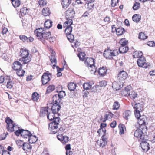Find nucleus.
I'll return each instance as SVG.
<instances>
[{"mask_svg":"<svg viewBox=\"0 0 155 155\" xmlns=\"http://www.w3.org/2000/svg\"><path fill=\"white\" fill-rule=\"evenodd\" d=\"M143 102L141 103H137L135 104L134 105H132L133 108L136 110H139V111L143 109Z\"/></svg>","mask_w":155,"mask_h":155,"instance_id":"20","label":"nucleus"},{"mask_svg":"<svg viewBox=\"0 0 155 155\" xmlns=\"http://www.w3.org/2000/svg\"><path fill=\"white\" fill-rule=\"evenodd\" d=\"M52 99L53 102L55 103V104H58L61 100V99L59 98V97L57 95V94L54 95Z\"/></svg>","mask_w":155,"mask_h":155,"instance_id":"29","label":"nucleus"},{"mask_svg":"<svg viewBox=\"0 0 155 155\" xmlns=\"http://www.w3.org/2000/svg\"><path fill=\"white\" fill-rule=\"evenodd\" d=\"M69 137L67 136H63L62 138V142L63 143H65L68 141Z\"/></svg>","mask_w":155,"mask_h":155,"instance_id":"55","label":"nucleus"},{"mask_svg":"<svg viewBox=\"0 0 155 155\" xmlns=\"http://www.w3.org/2000/svg\"><path fill=\"white\" fill-rule=\"evenodd\" d=\"M57 95L59 97V98L61 99L63 97H64L66 95V94L65 91H59L58 94H57Z\"/></svg>","mask_w":155,"mask_h":155,"instance_id":"48","label":"nucleus"},{"mask_svg":"<svg viewBox=\"0 0 155 155\" xmlns=\"http://www.w3.org/2000/svg\"><path fill=\"white\" fill-rule=\"evenodd\" d=\"M38 140L37 137L35 135H31L28 139V141L31 143H33L36 142Z\"/></svg>","mask_w":155,"mask_h":155,"instance_id":"28","label":"nucleus"},{"mask_svg":"<svg viewBox=\"0 0 155 155\" xmlns=\"http://www.w3.org/2000/svg\"><path fill=\"white\" fill-rule=\"evenodd\" d=\"M20 39L24 42H28V38L26 36L20 35L19 36Z\"/></svg>","mask_w":155,"mask_h":155,"instance_id":"43","label":"nucleus"},{"mask_svg":"<svg viewBox=\"0 0 155 155\" xmlns=\"http://www.w3.org/2000/svg\"><path fill=\"white\" fill-rule=\"evenodd\" d=\"M119 50H111V52L113 56V57L114 56H116L118 55L119 54L118 53Z\"/></svg>","mask_w":155,"mask_h":155,"instance_id":"57","label":"nucleus"},{"mask_svg":"<svg viewBox=\"0 0 155 155\" xmlns=\"http://www.w3.org/2000/svg\"><path fill=\"white\" fill-rule=\"evenodd\" d=\"M42 12L43 15L45 16L49 15L50 14V10L48 8H44L42 10Z\"/></svg>","mask_w":155,"mask_h":155,"instance_id":"35","label":"nucleus"},{"mask_svg":"<svg viewBox=\"0 0 155 155\" xmlns=\"http://www.w3.org/2000/svg\"><path fill=\"white\" fill-rule=\"evenodd\" d=\"M20 12L24 15H25L28 13V11L26 7H23L20 9Z\"/></svg>","mask_w":155,"mask_h":155,"instance_id":"52","label":"nucleus"},{"mask_svg":"<svg viewBox=\"0 0 155 155\" xmlns=\"http://www.w3.org/2000/svg\"><path fill=\"white\" fill-rule=\"evenodd\" d=\"M107 126V124H106L105 123H101L100 125V128L97 131V132L99 134V136H100L101 135V132L102 131L103 133H106V130L105 128H104V127H106Z\"/></svg>","mask_w":155,"mask_h":155,"instance_id":"23","label":"nucleus"},{"mask_svg":"<svg viewBox=\"0 0 155 155\" xmlns=\"http://www.w3.org/2000/svg\"><path fill=\"white\" fill-rule=\"evenodd\" d=\"M128 50V47L126 46H121L119 48V51L120 53H126Z\"/></svg>","mask_w":155,"mask_h":155,"instance_id":"25","label":"nucleus"},{"mask_svg":"<svg viewBox=\"0 0 155 155\" xmlns=\"http://www.w3.org/2000/svg\"><path fill=\"white\" fill-rule=\"evenodd\" d=\"M58 125L55 123L51 122L49 124L48 130L50 131V134H55L57 133L58 130Z\"/></svg>","mask_w":155,"mask_h":155,"instance_id":"6","label":"nucleus"},{"mask_svg":"<svg viewBox=\"0 0 155 155\" xmlns=\"http://www.w3.org/2000/svg\"><path fill=\"white\" fill-rule=\"evenodd\" d=\"M132 19L134 21L138 22L141 19V17L139 15L135 14L133 16Z\"/></svg>","mask_w":155,"mask_h":155,"instance_id":"30","label":"nucleus"},{"mask_svg":"<svg viewBox=\"0 0 155 155\" xmlns=\"http://www.w3.org/2000/svg\"><path fill=\"white\" fill-rule=\"evenodd\" d=\"M61 106L58 104H54L51 107V110L55 114L57 113L60 110Z\"/></svg>","mask_w":155,"mask_h":155,"instance_id":"24","label":"nucleus"},{"mask_svg":"<svg viewBox=\"0 0 155 155\" xmlns=\"http://www.w3.org/2000/svg\"><path fill=\"white\" fill-rule=\"evenodd\" d=\"M83 86L84 89L89 90L91 88L92 86L89 83H84Z\"/></svg>","mask_w":155,"mask_h":155,"instance_id":"45","label":"nucleus"},{"mask_svg":"<svg viewBox=\"0 0 155 155\" xmlns=\"http://www.w3.org/2000/svg\"><path fill=\"white\" fill-rule=\"evenodd\" d=\"M55 113H54L52 112L51 113L49 112L48 114L47 115V118L48 119H49L50 120H52L54 118L55 116Z\"/></svg>","mask_w":155,"mask_h":155,"instance_id":"39","label":"nucleus"},{"mask_svg":"<svg viewBox=\"0 0 155 155\" xmlns=\"http://www.w3.org/2000/svg\"><path fill=\"white\" fill-rule=\"evenodd\" d=\"M119 127L120 130V134H123L125 126L123 124H120L119 125Z\"/></svg>","mask_w":155,"mask_h":155,"instance_id":"50","label":"nucleus"},{"mask_svg":"<svg viewBox=\"0 0 155 155\" xmlns=\"http://www.w3.org/2000/svg\"><path fill=\"white\" fill-rule=\"evenodd\" d=\"M53 120L54 121L52 122V123H55V124H57L59 125V123L60 120V118L59 117H54Z\"/></svg>","mask_w":155,"mask_h":155,"instance_id":"54","label":"nucleus"},{"mask_svg":"<svg viewBox=\"0 0 155 155\" xmlns=\"http://www.w3.org/2000/svg\"><path fill=\"white\" fill-rule=\"evenodd\" d=\"M140 4L139 3L136 2L135 3L133 7V8L134 10H136L138 9L140 7Z\"/></svg>","mask_w":155,"mask_h":155,"instance_id":"49","label":"nucleus"},{"mask_svg":"<svg viewBox=\"0 0 155 155\" xmlns=\"http://www.w3.org/2000/svg\"><path fill=\"white\" fill-rule=\"evenodd\" d=\"M131 88V87L129 85L126 87L125 88V92L127 93V94L128 93V92L129 91Z\"/></svg>","mask_w":155,"mask_h":155,"instance_id":"64","label":"nucleus"},{"mask_svg":"<svg viewBox=\"0 0 155 155\" xmlns=\"http://www.w3.org/2000/svg\"><path fill=\"white\" fill-rule=\"evenodd\" d=\"M147 45L150 47H153L155 46V43L153 41H150L148 42Z\"/></svg>","mask_w":155,"mask_h":155,"instance_id":"63","label":"nucleus"},{"mask_svg":"<svg viewBox=\"0 0 155 155\" xmlns=\"http://www.w3.org/2000/svg\"><path fill=\"white\" fill-rule=\"evenodd\" d=\"M90 2L89 3H88V7H87V8L89 10H91L93 8L94 6V4L92 3H91V2Z\"/></svg>","mask_w":155,"mask_h":155,"instance_id":"61","label":"nucleus"},{"mask_svg":"<svg viewBox=\"0 0 155 155\" xmlns=\"http://www.w3.org/2000/svg\"><path fill=\"white\" fill-rule=\"evenodd\" d=\"M65 15L67 19L73 18L75 16L74 9L71 8H68L66 12Z\"/></svg>","mask_w":155,"mask_h":155,"instance_id":"10","label":"nucleus"},{"mask_svg":"<svg viewBox=\"0 0 155 155\" xmlns=\"http://www.w3.org/2000/svg\"><path fill=\"white\" fill-rule=\"evenodd\" d=\"M51 75V74L48 72L43 74L41 77V81L43 85L46 84L50 81V78L49 76Z\"/></svg>","mask_w":155,"mask_h":155,"instance_id":"5","label":"nucleus"},{"mask_svg":"<svg viewBox=\"0 0 155 155\" xmlns=\"http://www.w3.org/2000/svg\"><path fill=\"white\" fill-rule=\"evenodd\" d=\"M139 38L142 40H144L147 38V36L145 35V34L143 32H141L139 34Z\"/></svg>","mask_w":155,"mask_h":155,"instance_id":"51","label":"nucleus"},{"mask_svg":"<svg viewBox=\"0 0 155 155\" xmlns=\"http://www.w3.org/2000/svg\"><path fill=\"white\" fill-rule=\"evenodd\" d=\"M86 54L84 52H81L78 54V56L79 58V60L80 61H83L85 59V56Z\"/></svg>","mask_w":155,"mask_h":155,"instance_id":"41","label":"nucleus"},{"mask_svg":"<svg viewBox=\"0 0 155 155\" xmlns=\"http://www.w3.org/2000/svg\"><path fill=\"white\" fill-rule=\"evenodd\" d=\"M22 130V129H18V130H17L15 132V134L17 136H19L20 134L21 135Z\"/></svg>","mask_w":155,"mask_h":155,"instance_id":"60","label":"nucleus"},{"mask_svg":"<svg viewBox=\"0 0 155 155\" xmlns=\"http://www.w3.org/2000/svg\"><path fill=\"white\" fill-rule=\"evenodd\" d=\"M84 64L86 66L88 67H95V62L94 59L92 58H87L84 61Z\"/></svg>","mask_w":155,"mask_h":155,"instance_id":"11","label":"nucleus"},{"mask_svg":"<svg viewBox=\"0 0 155 155\" xmlns=\"http://www.w3.org/2000/svg\"><path fill=\"white\" fill-rule=\"evenodd\" d=\"M76 87V84L74 83H71L68 85V89L71 91H73L75 89Z\"/></svg>","mask_w":155,"mask_h":155,"instance_id":"33","label":"nucleus"},{"mask_svg":"<svg viewBox=\"0 0 155 155\" xmlns=\"http://www.w3.org/2000/svg\"><path fill=\"white\" fill-rule=\"evenodd\" d=\"M16 144L19 147H22L24 143H23L22 141L21 140H18L16 141Z\"/></svg>","mask_w":155,"mask_h":155,"instance_id":"58","label":"nucleus"},{"mask_svg":"<svg viewBox=\"0 0 155 155\" xmlns=\"http://www.w3.org/2000/svg\"><path fill=\"white\" fill-rule=\"evenodd\" d=\"M20 56L22 58H20L19 60L23 62V64H26L29 62L31 60V55L29 54V51L26 49H21Z\"/></svg>","mask_w":155,"mask_h":155,"instance_id":"1","label":"nucleus"},{"mask_svg":"<svg viewBox=\"0 0 155 155\" xmlns=\"http://www.w3.org/2000/svg\"><path fill=\"white\" fill-rule=\"evenodd\" d=\"M119 85L118 83L116 81L114 82L112 84V87L113 88L116 89V90H118Z\"/></svg>","mask_w":155,"mask_h":155,"instance_id":"47","label":"nucleus"},{"mask_svg":"<svg viewBox=\"0 0 155 155\" xmlns=\"http://www.w3.org/2000/svg\"><path fill=\"white\" fill-rule=\"evenodd\" d=\"M48 107H42L41 110L40 116L43 117L45 115H47L48 112Z\"/></svg>","mask_w":155,"mask_h":155,"instance_id":"22","label":"nucleus"},{"mask_svg":"<svg viewBox=\"0 0 155 155\" xmlns=\"http://www.w3.org/2000/svg\"><path fill=\"white\" fill-rule=\"evenodd\" d=\"M13 69L16 71L22 69V64L18 61L15 62L12 65Z\"/></svg>","mask_w":155,"mask_h":155,"instance_id":"18","label":"nucleus"},{"mask_svg":"<svg viewBox=\"0 0 155 155\" xmlns=\"http://www.w3.org/2000/svg\"><path fill=\"white\" fill-rule=\"evenodd\" d=\"M71 0H62L61 2L62 7L63 8L66 9L71 3Z\"/></svg>","mask_w":155,"mask_h":155,"instance_id":"21","label":"nucleus"},{"mask_svg":"<svg viewBox=\"0 0 155 155\" xmlns=\"http://www.w3.org/2000/svg\"><path fill=\"white\" fill-rule=\"evenodd\" d=\"M127 74L126 72L122 71H120L118 75V79L122 81L125 80L127 78Z\"/></svg>","mask_w":155,"mask_h":155,"instance_id":"12","label":"nucleus"},{"mask_svg":"<svg viewBox=\"0 0 155 155\" xmlns=\"http://www.w3.org/2000/svg\"><path fill=\"white\" fill-rule=\"evenodd\" d=\"M31 146L28 143H24L22 146V148L24 150L27 151L28 150L31 148Z\"/></svg>","mask_w":155,"mask_h":155,"instance_id":"34","label":"nucleus"},{"mask_svg":"<svg viewBox=\"0 0 155 155\" xmlns=\"http://www.w3.org/2000/svg\"><path fill=\"white\" fill-rule=\"evenodd\" d=\"M143 132L140 129H137L134 132V135L135 137L137 138H139V141L142 140L145 138L146 136L145 135H143Z\"/></svg>","mask_w":155,"mask_h":155,"instance_id":"8","label":"nucleus"},{"mask_svg":"<svg viewBox=\"0 0 155 155\" xmlns=\"http://www.w3.org/2000/svg\"><path fill=\"white\" fill-rule=\"evenodd\" d=\"M5 83H7L6 86L7 88L11 89L14 83L12 81L9 79V78H5Z\"/></svg>","mask_w":155,"mask_h":155,"instance_id":"19","label":"nucleus"},{"mask_svg":"<svg viewBox=\"0 0 155 155\" xmlns=\"http://www.w3.org/2000/svg\"><path fill=\"white\" fill-rule=\"evenodd\" d=\"M55 87L54 85H51L48 86L47 89V92L49 93L55 89Z\"/></svg>","mask_w":155,"mask_h":155,"instance_id":"46","label":"nucleus"},{"mask_svg":"<svg viewBox=\"0 0 155 155\" xmlns=\"http://www.w3.org/2000/svg\"><path fill=\"white\" fill-rule=\"evenodd\" d=\"M66 36L67 38L68 39L69 41L70 42H72L74 40V37L73 35L71 34V33L68 32L65 33Z\"/></svg>","mask_w":155,"mask_h":155,"instance_id":"31","label":"nucleus"},{"mask_svg":"<svg viewBox=\"0 0 155 155\" xmlns=\"http://www.w3.org/2000/svg\"><path fill=\"white\" fill-rule=\"evenodd\" d=\"M137 64L139 67H143L146 68L148 65L146 63V60L145 58L144 57H140L137 61Z\"/></svg>","mask_w":155,"mask_h":155,"instance_id":"7","label":"nucleus"},{"mask_svg":"<svg viewBox=\"0 0 155 155\" xmlns=\"http://www.w3.org/2000/svg\"><path fill=\"white\" fill-rule=\"evenodd\" d=\"M44 29V28H41L36 29L34 31V34L37 37V38L43 43L45 41V40L43 39V34L44 31H45Z\"/></svg>","mask_w":155,"mask_h":155,"instance_id":"2","label":"nucleus"},{"mask_svg":"<svg viewBox=\"0 0 155 155\" xmlns=\"http://www.w3.org/2000/svg\"><path fill=\"white\" fill-rule=\"evenodd\" d=\"M52 22L49 20L46 21L44 24L46 28L48 29L52 26Z\"/></svg>","mask_w":155,"mask_h":155,"instance_id":"37","label":"nucleus"},{"mask_svg":"<svg viewBox=\"0 0 155 155\" xmlns=\"http://www.w3.org/2000/svg\"><path fill=\"white\" fill-rule=\"evenodd\" d=\"M5 122L7 123V125H9L13 123V121L9 117H7L6 118Z\"/></svg>","mask_w":155,"mask_h":155,"instance_id":"59","label":"nucleus"},{"mask_svg":"<svg viewBox=\"0 0 155 155\" xmlns=\"http://www.w3.org/2000/svg\"><path fill=\"white\" fill-rule=\"evenodd\" d=\"M7 128L8 131L10 132H13L15 130H16V129L18 127L15 124L13 123L8 125H7Z\"/></svg>","mask_w":155,"mask_h":155,"instance_id":"16","label":"nucleus"},{"mask_svg":"<svg viewBox=\"0 0 155 155\" xmlns=\"http://www.w3.org/2000/svg\"><path fill=\"white\" fill-rule=\"evenodd\" d=\"M135 117L138 120V123L139 125H145L146 124V121L145 120H144L143 116H141L140 115V111L139 110H135L134 112Z\"/></svg>","mask_w":155,"mask_h":155,"instance_id":"4","label":"nucleus"},{"mask_svg":"<svg viewBox=\"0 0 155 155\" xmlns=\"http://www.w3.org/2000/svg\"><path fill=\"white\" fill-rule=\"evenodd\" d=\"M31 135V134L29 131L22 129L21 133V136L22 137H24V138H28V139Z\"/></svg>","mask_w":155,"mask_h":155,"instance_id":"17","label":"nucleus"},{"mask_svg":"<svg viewBox=\"0 0 155 155\" xmlns=\"http://www.w3.org/2000/svg\"><path fill=\"white\" fill-rule=\"evenodd\" d=\"M107 85V82L105 80H103L100 82V85L101 87L105 86Z\"/></svg>","mask_w":155,"mask_h":155,"instance_id":"62","label":"nucleus"},{"mask_svg":"<svg viewBox=\"0 0 155 155\" xmlns=\"http://www.w3.org/2000/svg\"><path fill=\"white\" fill-rule=\"evenodd\" d=\"M114 28H115L116 33L118 35H121L123 34L125 32V30L122 27H119L116 28L115 25H114L112 26V28L113 29Z\"/></svg>","mask_w":155,"mask_h":155,"instance_id":"14","label":"nucleus"},{"mask_svg":"<svg viewBox=\"0 0 155 155\" xmlns=\"http://www.w3.org/2000/svg\"><path fill=\"white\" fill-rule=\"evenodd\" d=\"M73 24V21L72 19H69L64 23L63 24L64 28H65L64 30L65 33L68 32L71 33L72 31V27L71 26Z\"/></svg>","mask_w":155,"mask_h":155,"instance_id":"3","label":"nucleus"},{"mask_svg":"<svg viewBox=\"0 0 155 155\" xmlns=\"http://www.w3.org/2000/svg\"><path fill=\"white\" fill-rule=\"evenodd\" d=\"M12 3L15 8L19 7L21 3L20 0H13Z\"/></svg>","mask_w":155,"mask_h":155,"instance_id":"32","label":"nucleus"},{"mask_svg":"<svg viewBox=\"0 0 155 155\" xmlns=\"http://www.w3.org/2000/svg\"><path fill=\"white\" fill-rule=\"evenodd\" d=\"M131 112L130 110H126L123 113V117L126 120H128L130 117Z\"/></svg>","mask_w":155,"mask_h":155,"instance_id":"27","label":"nucleus"},{"mask_svg":"<svg viewBox=\"0 0 155 155\" xmlns=\"http://www.w3.org/2000/svg\"><path fill=\"white\" fill-rule=\"evenodd\" d=\"M107 70L106 67H103L99 68L98 73L100 76L103 77L106 74Z\"/></svg>","mask_w":155,"mask_h":155,"instance_id":"15","label":"nucleus"},{"mask_svg":"<svg viewBox=\"0 0 155 155\" xmlns=\"http://www.w3.org/2000/svg\"><path fill=\"white\" fill-rule=\"evenodd\" d=\"M25 73V71L22 69H19L16 71V74L19 76L22 77L23 76Z\"/></svg>","mask_w":155,"mask_h":155,"instance_id":"44","label":"nucleus"},{"mask_svg":"<svg viewBox=\"0 0 155 155\" xmlns=\"http://www.w3.org/2000/svg\"><path fill=\"white\" fill-rule=\"evenodd\" d=\"M51 36L50 32L49 31L46 32L45 31H44V33L43 34V39L44 40H45V39H47L48 38H49V37H51Z\"/></svg>","mask_w":155,"mask_h":155,"instance_id":"36","label":"nucleus"},{"mask_svg":"<svg viewBox=\"0 0 155 155\" xmlns=\"http://www.w3.org/2000/svg\"><path fill=\"white\" fill-rule=\"evenodd\" d=\"M146 140L145 138L143 140H142L139 141L141 142L140 146L141 147L143 151L145 152L147 151L150 149L149 144L146 142Z\"/></svg>","mask_w":155,"mask_h":155,"instance_id":"9","label":"nucleus"},{"mask_svg":"<svg viewBox=\"0 0 155 155\" xmlns=\"http://www.w3.org/2000/svg\"><path fill=\"white\" fill-rule=\"evenodd\" d=\"M104 56L106 58L111 59L113 58L111 50L108 49L104 51Z\"/></svg>","mask_w":155,"mask_h":155,"instance_id":"13","label":"nucleus"},{"mask_svg":"<svg viewBox=\"0 0 155 155\" xmlns=\"http://www.w3.org/2000/svg\"><path fill=\"white\" fill-rule=\"evenodd\" d=\"M55 53L52 51L51 52V55L49 57L50 61L52 64L54 63L55 64H56L57 61L55 57Z\"/></svg>","mask_w":155,"mask_h":155,"instance_id":"26","label":"nucleus"},{"mask_svg":"<svg viewBox=\"0 0 155 155\" xmlns=\"http://www.w3.org/2000/svg\"><path fill=\"white\" fill-rule=\"evenodd\" d=\"M111 2L112 6L114 7L117 5V4L118 3V0H111Z\"/></svg>","mask_w":155,"mask_h":155,"instance_id":"56","label":"nucleus"},{"mask_svg":"<svg viewBox=\"0 0 155 155\" xmlns=\"http://www.w3.org/2000/svg\"><path fill=\"white\" fill-rule=\"evenodd\" d=\"M128 95L131 99H134L137 97V94L134 91H131L129 93Z\"/></svg>","mask_w":155,"mask_h":155,"instance_id":"40","label":"nucleus"},{"mask_svg":"<svg viewBox=\"0 0 155 155\" xmlns=\"http://www.w3.org/2000/svg\"><path fill=\"white\" fill-rule=\"evenodd\" d=\"M127 41L125 38L121 39L120 41V43L121 46H125V45L127 44Z\"/></svg>","mask_w":155,"mask_h":155,"instance_id":"53","label":"nucleus"},{"mask_svg":"<svg viewBox=\"0 0 155 155\" xmlns=\"http://www.w3.org/2000/svg\"><path fill=\"white\" fill-rule=\"evenodd\" d=\"M39 94L37 92H35L32 94V99L34 101H36L39 99Z\"/></svg>","mask_w":155,"mask_h":155,"instance_id":"38","label":"nucleus"},{"mask_svg":"<svg viewBox=\"0 0 155 155\" xmlns=\"http://www.w3.org/2000/svg\"><path fill=\"white\" fill-rule=\"evenodd\" d=\"M120 107V104L117 101L115 102L113 106V110H117Z\"/></svg>","mask_w":155,"mask_h":155,"instance_id":"42","label":"nucleus"}]
</instances>
